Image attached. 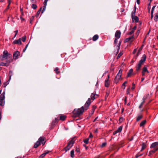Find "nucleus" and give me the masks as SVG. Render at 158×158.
Returning a JSON list of instances; mask_svg holds the SVG:
<instances>
[{
	"label": "nucleus",
	"instance_id": "nucleus-21",
	"mask_svg": "<svg viewBox=\"0 0 158 158\" xmlns=\"http://www.w3.org/2000/svg\"><path fill=\"white\" fill-rule=\"evenodd\" d=\"M98 35H96L94 36V37L93 38V40L94 41H95L98 39Z\"/></svg>",
	"mask_w": 158,
	"mask_h": 158
},
{
	"label": "nucleus",
	"instance_id": "nucleus-49",
	"mask_svg": "<svg viewBox=\"0 0 158 158\" xmlns=\"http://www.w3.org/2000/svg\"><path fill=\"white\" fill-rule=\"evenodd\" d=\"M139 30H138L136 32V35H137V37L138 35L139 34Z\"/></svg>",
	"mask_w": 158,
	"mask_h": 158
},
{
	"label": "nucleus",
	"instance_id": "nucleus-63",
	"mask_svg": "<svg viewBox=\"0 0 158 158\" xmlns=\"http://www.w3.org/2000/svg\"><path fill=\"white\" fill-rule=\"evenodd\" d=\"M153 13H151V19L153 17Z\"/></svg>",
	"mask_w": 158,
	"mask_h": 158
},
{
	"label": "nucleus",
	"instance_id": "nucleus-1",
	"mask_svg": "<svg viewBox=\"0 0 158 158\" xmlns=\"http://www.w3.org/2000/svg\"><path fill=\"white\" fill-rule=\"evenodd\" d=\"M146 59V56L145 54L143 55L141 59L139 61L138 64L136 67V70L137 71H139L141 68V66L143 64V63Z\"/></svg>",
	"mask_w": 158,
	"mask_h": 158
},
{
	"label": "nucleus",
	"instance_id": "nucleus-22",
	"mask_svg": "<svg viewBox=\"0 0 158 158\" xmlns=\"http://www.w3.org/2000/svg\"><path fill=\"white\" fill-rule=\"evenodd\" d=\"M146 120H144L140 124V127H142L146 123Z\"/></svg>",
	"mask_w": 158,
	"mask_h": 158
},
{
	"label": "nucleus",
	"instance_id": "nucleus-11",
	"mask_svg": "<svg viewBox=\"0 0 158 158\" xmlns=\"http://www.w3.org/2000/svg\"><path fill=\"white\" fill-rule=\"evenodd\" d=\"M132 21L133 22H135V23H137L139 21V18L137 16H134L132 17Z\"/></svg>",
	"mask_w": 158,
	"mask_h": 158
},
{
	"label": "nucleus",
	"instance_id": "nucleus-61",
	"mask_svg": "<svg viewBox=\"0 0 158 158\" xmlns=\"http://www.w3.org/2000/svg\"><path fill=\"white\" fill-rule=\"evenodd\" d=\"M93 137V135L91 133H90L89 135V137L91 138Z\"/></svg>",
	"mask_w": 158,
	"mask_h": 158
},
{
	"label": "nucleus",
	"instance_id": "nucleus-8",
	"mask_svg": "<svg viewBox=\"0 0 158 158\" xmlns=\"http://www.w3.org/2000/svg\"><path fill=\"white\" fill-rule=\"evenodd\" d=\"M84 111V108L83 106H82L81 108L77 109V110L76 114L77 115H79L82 114Z\"/></svg>",
	"mask_w": 158,
	"mask_h": 158
},
{
	"label": "nucleus",
	"instance_id": "nucleus-2",
	"mask_svg": "<svg viewBox=\"0 0 158 158\" xmlns=\"http://www.w3.org/2000/svg\"><path fill=\"white\" fill-rule=\"evenodd\" d=\"M11 56V55L7 51L5 50L3 52V55L0 56V59L3 60L10 58Z\"/></svg>",
	"mask_w": 158,
	"mask_h": 158
},
{
	"label": "nucleus",
	"instance_id": "nucleus-40",
	"mask_svg": "<svg viewBox=\"0 0 158 158\" xmlns=\"http://www.w3.org/2000/svg\"><path fill=\"white\" fill-rule=\"evenodd\" d=\"M46 8V6H44V8H43V9L42 12V13H43L44 11L45 10Z\"/></svg>",
	"mask_w": 158,
	"mask_h": 158
},
{
	"label": "nucleus",
	"instance_id": "nucleus-56",
	"mask_svg": "<svg viewBox=\"0 0 158 158\" xmlns=\"http://www.w3.org/2000/svg\"><path fill=\"white\" fill-rule=\"evenodd\" d=\"M117 133H118L117 132V131H116L113 132V134L114 135H115Z\"/></svg>",
	"mask_w": 158,
	"mask_h": 158
},
{
	"label": "nucleus",
	"instance_id": "nucleus-10",
	"mask_svg": "<svg viewBox=\"0 0 158 158\" xmlns=\"http://www.w3.org/2000/svg\"><path fill=\"white\" fill-rule=\"evenodd\" d=\"M13 44H22V42H21V39L19 38V40H15L13 42Z\"/></svg>",
	"mask_w": 158,
	"mask_h": 158
},
{
	"label": "nucleus",
	"instance_id": "nucleus-57",
	"mask_svg": "<svg viewBox=\"0 0 158 158\" xmlns=\"http://www.w3.org/2000/svg\"><path fill=\"white\" fill-rule=\"evenodd\" d=\"M136 28V26H135L132 29V30H134V31Z\"/></svg>",
	"mask_w": 158,
	"mask_h": 158
},
{
	"label": "nucleus",
	"instance_id": "nucleus-39",
	"mask_svg": "<svg viewBox=\"0 0 158 158\" xmlns=\"http://www.w3.org/2000/svg\"><path fill=\"white\" fill-rule=\"evenodd\" d=\"M123 53L121 52H120L118 55V56H117V57L118 58H120V56L122 55Z\"/></svg>",
	"mask_w": 158,
	"mask_h": 158
},
{
	"label": "nucleus",
	"instance_id": "nucleus-54",
	"mask_svg": "<svg viewBox=\"0 0 158 158\" xmlns=\"http://www.w3.org/2000/svg\"><path fill=\"white\" fill-rule=\"evenodd\" d=\"M136 49H134V50L133 52V54H134L136 53Z\"/></svg>",
	"mask_w": 158,
	"mask_h": 158
},
{
	"label": "nucleus",
	"instance_id": "nucleus-48",
	"mask_svg": "<svg viewBox=\"0 0 158 158\" xmlns=\"http://www.w3.org/2000/svg\"><path fill=\"white\" fill-rule=\"evenodd\" d=\"M132 85V86L131 88V89L133 90V89H134L135 88V84L134 83H133Z\"/></svg>",
	"mask_w": 158,
	"mask_h": 158
},
{
	"label": "nucleus",
	"instance_id": "nucleus-28",
	"mask_svg": "<svg viewBox=\"0 0 158 158\" xmlns=\"http://www.w3.org/2000/svg\"><path fill=\"white\" fill-rule=\"evenodd\" d=\"M127 83V81H125L123 83V84L122 85V87L123 88V89H125V84Z\"/></svg>",
	"mask_w": 158,
	"mask_h": 158
},
{
	"label": "nucleus",
	"instance_id": "nucleus-13",
	"mask_svg": "<svg viewBox=\"0 0 158 158\" xmlns=\"http://www.w3.org/2000/svg\"><path fill=\"white\" fill-rule=\"evenodd\" d=\"M142 72L145 73H149V71H148L147 67L146 66H145L143 67L142 70Z\"/></svg>",
	"mask_w": 158,
	"mask_h": 158
},
{
	"label": "nucleus",
	"instance_id": "nucleus-62",
	"mask_svg": "<svg viewBox=\"0 0 158 158\" xmlns=\"http://www.w3.org/2000/svg\"><path fill=\"white\" fill-rule=\"evenodd\" d=\"M145 73H143L142 72V75L143 76H144L145 75Z\"/></svg>",
	"mask_w": 158,
	"mask_h": 158
},
{
	"label": "nucleus",
	"instance_id": "nucleus-46",
	"mask_svg": "<svg viewBox=\"0 0 158 158\" xmlns=\"http://www.w3.org/2000/svg\"><path fill=\"white\" fill-rule=\"evenodd\" d=\"M106 145V143H102V145L101 146V147H103L104 146H105Z\"/></svg>",
	"mask_w": 158,
	"mask_h": 158
},
{
	"label": "nucleus",
	"instance_id": "nucleus-64",
	"mask_svg": "<svg viewBox=\"0 0 158 158\" xmlns=\"http://www.w3.org/2000/svg\"><path fill=\"white\" fill-rule=\"evenodd\" d=\"M143 101L142 102H143V103H144V102H145V98H143Z\"/></svg>",
	"mask_w": 158,
	"mask_h": 158
},
{
	"label": "nucleus",
	"instance_id": "nucleus-15",
	"mask_svg": "<svg viewBox=\"0 0 158 158\" xmlns=\"http://www.w3.org/2000/svg\"><path fill=\"white\" fill-rule=\"evenodd\" d=\"M90 103V99L89 98L87 101L86 102L85 104V106L86 107H88Z\"/></svg>",
	"mask_w": 158,
	"mask_h": 158
},
{
	"label": "nucleus",
	"instance_id": "nucleus-26",
	"mask_svg": "<svg viewBox=\"0 0 158 158\" xmlns=\"http://www.w3.org/2000/svg\"><path fill=\"white\" fill-rule=\"evenodd\" d=\"M121 43L119 42L118 45L116 47L117 49V53H118V52L119 51L120 49V45Z\"/></svg>",
	"mask_w": 158,
	"mask_h": 158
},
{
	"label": "nucleus",
	"instance_id": "nucleus-25",
	"mask_svg": "<svg viewBox=\"0 0 158 158\" xmlns=\"http://www.w3.org/2000/svg\"><path fill=\"white\" fill-rule=\"evenodd\" d=\"M146 147V145L145 144L143 143L142 144V149L141 151H142Z\"/></svg>",
	"mask_w": 158,
	"mask_h": 158
},
{
	"label": "nucleus",
	"instance_id": "nucleus-23",
	"mask_svg": "<svg viewBox=\"0 0 158 158\" xmlns=\"http://www.w3.org/2000/svg\"><path fill=\"white\" fill-rule=\"evenodd\" d=\"M158 13H156L154 17V20L156 22H157L158 21Z\"/></svg>",
	"mask_w": 158,
	"mask_h": 158
},
{
	"label": "nucleus",
	"instance_id": "nucleus-17",
	"mask_svg": "<svg viewBox=\"0 0 158 158\" xmlns=\"http://www.w3.org/2000/svg\"><path fill=\"white\" fill-rule=\"evenodd\" d=\"M9 65V63L7 61V62L6 63H4L3 62H1L0 63V66H8Z\"/></svg>",
	"mask_w": 158,
	"mask_h": 158
},
{
	"label": "nucleus",
	"instance_id": "nucleus-52",
	"mask_svg": "<svg viewBox=\"0 0 158 158\" xmlns=\"http://www.w3.org/2000/svg\"><path fill=\"white\" fill-rule=\"evenodd\" d=\"M143 102H142L139 106V108H141V106L143 105Z\"/></svg>",
	"mask_w": 158,
	"mask_h": 158
},
{
	"label": "nucleus",
	"instance_id": "nucleus-12",
	"mask_svg": "<svg viewBox=\"0 0 158 158\" xmlns=\"http://www.w3.org/2000/svg\"><path fill=\"white\" fill-rule=\"evenodd\" d=\"M133 69H131L129 70V71L127 73V77H130L133 74Z\"/></svg>",
	"mask_w": 158,
	"mask_h": 158
},
{
	"label": "nucleus",
	"instance_id": "nucleus-7",
	"mask_svg": "<svg viewBox=\"0 0 158 158\" xmlns=\"http://www.w3.org/2000/svg\"><path fill=\"white\" fill-rule=\"evenodd\" d=\"M121 32L119 31H117L115 34V37L116 38L114 40V42L116 44L117 42V40L120 37Z\"/></svg>",
	"mask_w": 158,
	"mask_h": 158
},
{
	"label": "nucleus",
	"instance_id": "nucleus-32",
	"mask_svg": "<svg viewBox=\"0 0 158 158\" xmlns=\"http://www.w3.org/2000/svg\"><path fill=\"white\" fill-rule=\"evenodd\" d=\"M13 59L12 58H10L9 60H7L6 61V62H7V61H8V63H9V64L11 62H12L13 61Z\"/></svg>",
	"mask_w": 158,
	"mask_h": 158
},
{
	"label": "nucleus",
	"instance_id": "nucleus-20",
	"mask_svg": "<svg viewBox=\"0 0 158 158\" xmlns=\"http://www.w3.org/2000/svg\"><path fill=\"white\" fill-rule=\"evenodd\" d=\"M109 80L108 79H107L105 80V85L106 87H108L109 86Z\"/></svg>",
	"mask_w": 158,
	"mask_h": 158
},
{
	"label": "nucleus",
	"instance_id": "nucleus-38",
	"mask_svg": "<svg viewBox=\"0 0 158 158\" xmlns=\"http://www.w3.org/2000/svg\"><path fill=\"white\" fill-rule=\"evenodd\" d=\"M124 118L123 117H121L119 118V121L120 123L122 122L123 121Z\"/></svg>",
	"mask_w": 158,
	"mask_h": 158
},
{
	"label": "nucleus",
	"instance_id": "nucleus-51",
	"mask_svg": "<svg viewBox=\"0 0 158 158\" xmlns=\"http://www.w3.org/2000/svg\"><path fill=\"white\" fill-rule=\"evenodd\" d=\"M134 32V30H132L129 32V34L131 35V34H132V33H133Z\"/></svg>",
	"mask_w": 158,
	"mask_h": 158
},
{
	"label": "nucleus",
	"instance_id": "nucleus-6",
	"mask_svg": "<svg viewBox=\"0 0 158 158\" xmlns=\"http://www.w3.org/2000/svg\"><path fill=\"white\" fill-rule=\"evenodd\" d=\"M122 70L121 69H120L119 71V72L116 76L114 79V82L116 83H118L119 80L120 79L122 75Z\"/></svg>",
	"mask_w": 158,
	"mask_h": 158
},
{
	"label": "nucleus",
	"instance_id": "nucleus-3",
	"mask_svg": "<svg viewBox=\"0 0 158 158\" xmlns=\"http://www.w3.org/2000/svg\"><path fill=\"white\" fill-rule=\"evenodd\" d=\"M150 148L153 149L152 152L155 153L158 150V142H155L152 143L150 146Z\"/></svg>",
	"mask_w": 158,
	"mask_h": 158
},
{
	"label": "nucleus",
	"instance_id": "nucleus-50",
	"mask_svg": "<svg viewBox=\"0 0 158 158\" xmlns=\"http://www.w3.org/2000/svg\"><path fill=\"white\" fill-rule=\"evenodd\" d=\"M28 44H27V45H26V47H25V48H24V49L23 50V52H25V51H26V49H27V47H28Z\"/></svg>",
	"mask_w": 158,
	"mask_h": 158
},
{
	"label": "nucleus",
	"instance_id": "nucleus-37",
	"mask_svg": "<svg viewBox=\"0 0 158 158\" xmlns=\"http://www.w3.org/2000/svg\"><path fill=\"white\" fill-rule=\"evenodd\" d=\"M95 95L94 94H92L91 95V98L92 99L94 100L95 99Z\"/></svg>",
	"mask_w": 158,
	"mask_h": 158
},
{
	"label": "nucleus",
	"instance_id": "nucleus-4",
	"mask_svg": "<svg viewBox=\"0 0 158 158\" xmlns=\"http://www.w3.org/2000/svg\"><path fill=\"white\" fill-rule=\"evenodd\" d=\"M5 91L0 96V105L3 106L5 104Z\"/></svg>",
	"mask_w": 158,
	"mask_h": 158
},
{
	"label": "nucleus",
	"instance_id": "nucleus-59",
	"mask_svg": "<svg viewBox=\"0 0 158 158\" xmlns=\"http://www.w3.org/2000/svg\"><path fill=\"white\" fill-rule=\"evenodd\" d=\"M136 2L137 4H139L140 2V0H136Z\"/></svg>",
	"mask_w": 158,
	"mask_h": 158
},
{
	"label": "nucleus",
	"instance_id": "nucleus-33",
	"mask_svg": "<svg viewBox=\"0 0 158 158\" xmlns=\"http://www.w3.org/2000/svg\"><path fill=\"white\" fill-rule=\"evenodd\" d=\"M89 140V138L86 139H85L84 140V142L85 143L87 144L88 143Z\"/></svg>",
	"mask_w": 158,
	"mask_h": 158
},
{
	"label": "nucleus",
	"instance_id": "nucleus-44",
	"mask_svg": "<svg viewBox=\"0 0 158 158\" xmlns=\"http://www.w3.org/2000/svg\"><path fill=\"white\" fill-rule=\"evenodd\" d=\"M59 69L58 68H56L55 69V71L56 72V73H58L59 72H58Z\"/></svg>",
	"mask_w": 158,
	"mask_h": 158
},
{
	"label": "nucleus",
	"instance_id": "nucleus-14",
	"mask_svg": "<svg viewBox=\"0 0 158 158\" xmlns=\"http://www.w3.org/2000/svg\"><path fill=\"white\" fill-rule=\"evenodd\" d=\"M39 141L40 143L41 142L43 145H44L45 143V142H44V139L42 137H40L39 139Z\"/></svg>",
	"mask_w": 158,
	"mask_h": 158
},
{
	"label": "nucleus",
	"instance_id": "nucleus-31",
	"mask_svg": "<svg viewBox=\"0 0 158 158\" xmlns=\"http://www.w3.org/2000/svg\"><path fill=\"white\" fill-rule=\"evenodd\" d=\"M142 48H140L138 51L137 53V56H138L139 54L141 53V51L142 50Z\"/></svg>",
	"mask_w": 158,
	"mask_h": 158
},
{
	"label": "nucleus",
	"instance_id": "nucleus-9",
	"mask_svg": "<svg viewBox=\"0 0 158 158\" xmlns=\"http://www.w3.org/2000/svg\"><path fill=\"white\" fill-rule=\"evenodd\" d=\"M20 53L18 51L15 52L13 54V58L15 59H16L18 58V56L19 55Z\"/></svg>",
	"mask_w": 158,
	"mask_h": 158
},
{
	"label": "nucleus",
	"instance_id": "nucleus-42",
	"mask_svg": "<svg viewBox=\"0 0 158 158\" xmlns=\"http://www.w3.org/2000/svg\"><path fill=\"white\" fill-rule=\"evenodd\" d=\"M48 0H45L44 2V6H46L47 2L48 1Z\"/></svg>",
	"mask_w": 158,
	"mask_h": 158
},
{
	"label": "nucleus",
	"instance_id": "nucleus-18",
	"mask_svg": "<svg viewBox=\"0 0 158 158\" xmlns=\"http://www.w3.org/2000/svg\"><path fill=\"white\" fill-rule=\"evenodd\" d=\"M143 116L142 115H138L136 118V121H139L143 117Z\"/></svg>",
	"mask_w": 158,
	"mask_h": 158
},
{
	"label": "nucleus",
	"instance_id": "nucleus-43",
	"mask_svg": "<svg viewBox=\"0 0 158 158\" xmlns=\"http://www.w3.org/2000/svg\"><path fill=\"white\" fill-rule=\"evenodd\" d=\"M130 88V87H129L128 89H127V90L126 92H127V94H128L130 93V92H129Z\"/></svg>",
	"mask_w": 158,
	"mask_h": 158
},
{
	"label": "nucleus",
	"instance_id": "nucleus-36",
	"mask_svg": "<svg viewBox=\"0 0 158 158\" xmlns=\"http://www.w3.org/2000/svg\"><path fill=\"white\" fill-rule=\"evenodd\" d=\"M32 7L34 9H35L37 8V6L35 4H33L32 5Z\"/></svg>",
	"mask_w": 158,
	"mask_h": 158
},
{
	"label": "nucleus",
	"instance_id": "nucleus-19",
	"mask_svg": "<svg viewBox=\"0 0 158 158\" xmlns=\"http://www.w3.org/2000/svg\"><path fill=\"white\" fill-rule=\"evenodd\" d=\"M49 152L48 151L42 154L40 156V158H43L46 155V154H47Z\"/></svg>",
	"mask_w": 158,
	"mask_h": 158
},
{
	"label": "nucleus",
	"instance_id": "nucleus-35",
	"mask_svg": "<svg viewBox=\"0 0 158 158\" xmlns=\"http://www.w3.org/2000/svg\"><path fill=\"white\" fill-rule=\"evenodd\" d=\"M21 40L23 42H25L26 41V36H24L22 37L21 38Z\"/></svg>",
	"mask_w": 158,
	"mask_h": 158
},
{
	"label": "nucleus",
	"instance_id": "nucleus-27",
	"mask_svg": "<svg viewBox=\"0 0 158 158\" xmlns=\"http://www.w3.org/2000/svg\"><path fill=\"white\" fill-rule=\"evenodd\" d=\"M71 156L72 158H73L74 157V151L73 150H72L70 152Z\"/></svg>",
	"mask_w": 158,
	"mask_h": 158
},
{
	"label": "nucleus",
	"instance_id": "nucleus-45",
	"mask_svg": "<svg viewBox=\"0 0 158 158\" xmlns=\"http://www.w3.org/2000/svg\"><path fill=\"white\" fill-rule=\"evenodd\" d=\"M156 6H154L152 8V11H151V13H153V11H154V10L155 7Z\"/></svg>",
	"mask_w": 158,
	"mask_h": 158
},
{
	"label": "nucleus",
	"instance_id": "nucleus-5",
	"mask_svg": "<svg viewBox=\"0 0 158 158\" xmlns=\"http://www.w3.org/2000/svg\"><path fill=\"white\" fill-rule=\"evenodd\" d=\"M74 143L73 139H71L68 143L67 146L64 149L66 152H67L72 147Z\"/></svg>",
	"mask_w": 158,
	"mask_h": 158
},
{
	"label": "nucleus",
	"instance_id": "nucleus-47",
	"mask_svg": "<svg viewBox=\"0 0 158 158\" xmlns=\"http://www.w3.org/2000/svg\"><path fill=\"white\" fill-rule=\"evenodd\" d=\"M34 17L32 16L31 18L30 19V23H31V22L34 19Z\"/></svg>",
	"mask_w": 158,
	"mask_h": 158
},
{
	"label": "nucleus",
	"instance_id": "nucleus-55",
	"mask_svg": "<svg viewBox=\"0 0 158 158\" xmlns=\"http://www.w3.org/2000/svg\"><path fill=\"white\" fill-rule=\"evenodd\" d=\"M41 9H42V8H40V10H39L38 11V12H37V14H38V15L40 13V11H41Z\"/></svg>",
	"mask_w": 158,
	"mask_h": 158
},
{
	"label": "nucleus",
	"instance_id": "nucleus-58",
	"mask_svg": "<svg viewBox=\"0 0 158 158\" xmlns=\"http://www.w3.org/2000/svg\"><path fill=\"white\" fill-rule=\"evenodd\" d=\"M20 19H21L22 21L24 20V18H23L22 17H20Z\"/></svg>",
	"mask_w": 158,
	"mask_h": 158
},
{
	"label": "nucleus",
	"instance_id": "nucleus-16",
	"mask_svg": "<svg viewBox=\"0 0 158 158\" xmlns=\"http://www.w3.org/2000/svg\"><path fill=\"white\" fill-rule=\"evenodd\" d=\"M40 142L39 141H37L36 142L35 144L34 147L35 148H37L38 146L40 145Z\"/></svg>",
	"mask_w": 158,
	"mask_h": 158
},
{
	"label": "nucleus",
	"instance_id": "nucleus-53",
	"mask_svg": "<svg viewBox=\"0 0 158 158\" xmlns=\"http://www.w3.org/2000/svg\"><path fill=\"white\" fill-rule=\"evenodd\" d=\"M80 149L79 148H76V151L77 152H80Z\"/></svg>",
	"mask_w": 158,
	"mask_h": 158
},
{
	"label": "nucleus",
	"instance_id": "nucleus-41",
	"mask_svg": "<svg viewBox=\"0 0 158 158\" xmlns=\"http://www.w3.org/2000/svg\"><path fill=\"white\" fill-rule=\"evenodd\" d=\"M134 38V36L133 35L130 37H129L128 38H127V40H131V39H133Z\"/></svg>",
	"mask_w": 158,
	"mask_h": 158
},
{
	"label": "nucleus",
	"instance_id": "nucleus-34",
	"mask_svg": "<svg viewBox=\"0 0 158 158\" xmlns=\"http://www.w3.org/2000/svg\"><path fill=\"white\" fill-rule=\"evenodd\" d=\"M8 83H8V82H6L4 83L2 85V86L4 87H6L7 85L8 84Z\"/></svg>",
	"mask_w": 158,
	"mask_h": 158
},
{
	"label": "nucleus",
	"instance_id": "nucleus-29",
	"mask_svg": "<svg viewBox=\"0 0 158 158\" xmlns=\"http://www.w3.org/2000/svg\"><path fill=\"white\" fill-rule=\"evenodd\" d=\"M135 11H136V7L135 6V10L133 12H132L131 13V17H133L134 16H135Z\"/></svg>",
	"mask_w": 158,
	"mask_h": 158
},
{
	"label": "nucleus",
	"instance_id": "nucleus-60",
	"mask_svg": "<svg viewBox=\"0 0 158 158\" xmlns=\"http://www.w3.org/2000/svg\"><path fill=\"white\" fill-rule=\"evenodd\" d=\"M152 150L151 151L149 152V155H151L152 154V153H153V152H152Z\"/></svg>",
	"mask_w": 158,
	"mask_h": 158
},
{
	"label": "nucleus",
	"instance_id": "nucleus-24",
	"mask_svg": "<svg viewBox=\"0 0 158 158\" xmlns=\"http://www.w3.org/2000/svg\"><path fill=\"white\" fill-rule=\"evenodd\" d=\"M122 129V127L121 126H120L118 127V129H117L116 131H117V132L118 133L121 132Z\"/></svg>",
	"mask_w": 158,
	"mask_h": 158
},
{
	"label": "nucleus",
	"instance_id": "nucleus-30",
	"mask_svg": "<svg viewBox=\"0 0 158 158\" xmlns=\"http://www.w3.org/2000/svg\"><path fill=\"white\" fill-rule=\"evenodd\" d=\"M66 118V116L64 115L61 116L60 117V119L62 120H64Z\"/></svg>",
	"mask_w": 158,
	"mask_h": 158
}]
</instances>
